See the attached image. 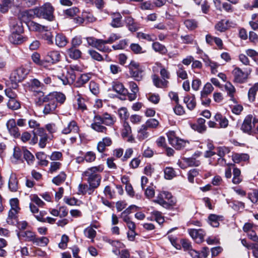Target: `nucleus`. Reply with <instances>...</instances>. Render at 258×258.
<instances>
[{
    "label": "nucleus",
    "mask_w": 258,
    "mask_h": 258,
    "mask_svg": "<svg viewBox=\"0 0 258 258\" xmlns=\"http://www.w3.org/2000/svg\"><path fill=\"white\" fill-rule=\"evenodd\" d=\"M39 97L36 100L38 105L44 103L43 112L44 114L53 113L58 104H62L66 100L64 94L59 92H53L44 95L42 91L38 92Z\"/></svg>",
    "instance_id": "1"
},
{
    "label": "nucleus",
    "mask_w": 258,
    "mask_h": 258,
    "mask_svg": "<svg viewBox=\"0 0 258 258\" xmlns=\"http://www.w3.org/2000/svg\"><path fill=\"white\" fill-rule=\"evenodd\" d=\"M54 8L49 3H46L39 8H35L33 11H25L22 12L21 14V17L24 21H26L25 17L29 18V15H32L34 13L36 17L46 19L49 21L53 20Z\"/></svg>",
    "instance_id": "2"
},
{
    "label": "nucleus",
    "mask_w": 258,
    "mask_h": 258,
    "mask_svg": "<svg viewBox=\"0 0 258 258\" xmlns=\"http://www.w3.org/2000/svg\"><path fill=\"white\" fill-rule=\"evenodd\" d=\"M241 130L249 135L258 133V120L256 118L252 119V115H247L243 120L241 127Z\"/></svg>",
    "instance_id": "3"
},
{
    "label": "nucleus",
    "mask_w": 258,
    "mask_h": 258,
    "mask_svg": "<svg viewBox=\"0 0 258 258\" xmlns=\"http://www.w3.org/2000/svg\"><path fill=\"white\" fill-rule=\"evenodd\" d=\"M171 193L168 191H161L157 196L153 202L165 208H168L174 204Z\"/></svg>",
    "instance_id": "4"
},
{
    "label": "nucleus",
    "mask_w": 258,
    "mask_h": 258,
    "mask_svg": "<svg viewBox=\"0 0 258 258\" xmlns=\"http://www.w3.org/2000/svg\"><path fill=\"white\" fill-rule=\"evenodd\" d=\"M169 143L176 149L180 150L188 143L185 140L176 137L175 132L169 131L166 134Z\"/></svg>",
    "instance_id": "5"
},
{
    "label": "nucleus",
    "mask_w": 258,
    "mask_h": 258,
    "mask_svg": "<svg viewBox=\"0 0 258 258\" xmlns=\"http://www.w3.org/2000/svg\"><path fill=\"white\" fill-rule=\"evenodd\" d=\"M86 39L89 45L100 51L109 52L111 51V49L108 46L104 45V40L96 39L93 37H88Z\"/></svg>",
    "instance_id": "6"
},
{
    "label": "nucleus",
    "mask_w": 258,
    "mask_h": 258,
    "mask_svg": "<svg viewBox=\"0 0 258 258\" xmlns=\"http://www.w3.org/2000/svg\"><path fill=\"white\" fill-rule=\"evenodd\" d=\"M28 74V71L23 67H20L13 71L10 77L11 81L14 84L13 87H15L18 82L23 80Z\"/></svg>",
    "instance_id": "7"
},
{
    "label": "nucleus",
    "mask_w": 258,
    "mask_h": 258,
    "mask_svg": "<svg viewBox=\"0 0 258 258\" xmlns=\"http://www.w3.org/2000/svg\"><path fill=\"white\" fill-rule=\"evenodd\" d=\"M103 167L101 165L97 166H93L88 168L82 173L83 176L87 177V178L92 177H100L101 176L99 173L103 170Z\"/></svg>",
    "instance_id": "8"
},
{
    "label": "nucleus",
    "mask_w": 258,
    "mask_h": 258,
    "mask_svg": "<svg viewBox=\"0 0 258 258\" xmlns=\"http://www.w3.org/2000/svg\"><path fill=\"white\" fill-rule=\"evenodd\" d=\"M188 232L189 235L196 242L200 243L204 240L206 233L202 229H189Z\"/></svg>",
    "instance_id": "9"
},
{
    "label": "nucleus",
    "mask_w": 258,
    "mask_h": 258,
    "mask_svg": "<svg viewBox=\"0 0 258 258\" xmlns=\"http://www.w3.org/2000/svg\"><path fill=\"white\" fill-rule=\"evenodd\" d=\"M7 130L9 134L14 138H17L20 137V133L17 126L16 122L14 119H9L6 124Z\"/></svg>",
    "instance_id": "10"
},
{
    "label": "nucleus",
    "mask_w": 258,
    "mask_h": 258,
    "mask_svg": "<svg viewBox=\"0 0 258 258\" xmlns=\"http://www.w3.org/2000/svg\"><path fill=\"white\" fill-rule=\"evenodd\" d=\"M101 116L95 115L94 117L93 122L91 124V127L94 131L102 133H106L107 128L103 126L101 121Z\"/></svg>",
    "instance_id": "11"
},
{
    "label": "nucleus",
    "mask_w": 258,
    "mask_h": 258,
    "mask_svg": "<svg viewBox=\"0 0 258 258\" xmlns=\"http://www.w3.org/2000/svg\"><path fill=\"white\" fill-rule=\"evenodd\" d=\"M60 54L58 51L51 50L49 51L45 56V61L50 63H55L58 62L60 59Z\"/></svg>",
    "instance_id": "12"
},
{
    "label": "nucleus",
    "mask_w": 258,
    "mask_h": 258,
    "mask_svg": "<svg viewBox=\"0 0 258 258\" xmlns=\"http://www.w3.org/2000/svg\"><path fill=\"white\" fill-rule=\"evenodd\" d=\"M79 127L77 123L74 120L70 121L66 126H64L61 131V133L67 135L71 133H79Z\"/></svg>",
    "instance_id": "13"
},
{
    "label": "nucleus",
    "mask_w": 258,
    "mask_h": 258,
    "mask_svg": "<svg viewBox=\"0 0 258 258\" xmlns=\"http://www.w3.org/2000/svg\"><path fill=\"white\" fill-rule=\"evenodd\" d=\"M232 74L234 75V81L236 83H242L245 81L247 78V74L244 73L240 68H235Z\"/></svg>",
    "instance_id": "14"
},
{
    "label": "nucleus",
    "mask_w": 258,
    "mask_h": 258,
    "mask_svg": "<svg viewBox=\"0 0 258 258\" xmlns=\"http://www.w3.org/2000/svg\"><path fill=\"white\" fill-rule=\"evenodd\" d=\"M75 73H73V71H69L67 69V73L65 75L59 77V79L62 81L63 85L72 84L76 80Z\"/></svg>",
    "instance_id": "15"
},
{
    "label": "nucleus",
    "mask_w": 258,
    "mask_h": 258,
    "mask_svg": "<svg viewBox=\"0 0 258 258\" xmlns=\"http://www.w3.org/2000/svg\"><path fill=\"white\" fill-rule=\"evenodd\" d=\"M112 140L109 137H105L97 144V149L99 152L103 153L105 151L106 147H109L112 144Z\"/></svg>",
    "instance_id": "16"
},
{
    "label": "nucleus",
    "mask_w": 258,
    "mask_h": 258,
    "mask_svg": "<svg viewBox=\"0 0 258 258\" xmlns=\"http://www.w3.org/2000/svg\"><path fill=\"white\" fill-rule=\"evenodd\" d=\"M11 209L9 211V217L13 218L20 210L19 200L17 198L12 199L10 201Z\"/></svg>",
    "instance_id": "17"
},
{
    "label": "nucleus",
    "mask_w": 258,
    "mask_h": 258,
    "mask_svg": "<svg viewBox=\"0 0 258 258\" xmlns=\"http://www.w3.org/2000/svg\"><path fill=\"white\" fill-rule=\"evenodd\" d=\"M152 78L154 85L157 88H165L168 86L169 82L167 80L161 79L156 75H153Z\"/></svg>",
    "instance_id": "18"
},
{
    "label": "nucleus",
    "mask_w": 258,
    "mask_h": 258,
    "mask_svg": "<svg viewBox=\"0 0 258 258\" xmlns=\"http://www.w3.org/2000/svg\"><path fill=\"white\" fill-rule=\"evenodd\" d=\"M183 102L186 104L187 108L190 110H193L196 106L195 96L193 94L184 96Z\"/></svg>",
    "instance_id": "19"
},
{
    "label": "nucleus",
    "mask_w": 258,
    "mask_h": 258,
    "mask_svg": "<svg viewBox=\"0 0 258 258\" xmlns=\"http://www.w3.org/2000/svg\"><path fill=\"white\" fill-rule=\"evenodd\" d=\"M10 24L11 33H22L23 32V28L21 21L12 20Z\"/></svg>",
    "instance_id": "20"
},
{
    "label": "nucleus",
    "mask_w": 258,
    "mask_h": 258,
    "mask_svg": "<svg viewBox=\"0 0 258 258\" xmlns=\"http://www.w3.org/2000/svg\"><path fill=\"white\" fill-rule=\"evenodd\" d=\"M224 89L226 91L227 95L230 97V100L233 102H236V100L234 98L236 89L234 86L230 82H227L224 85Z\"/></svg>",
    "instance_id": "21"
},
{
    "label": "nucleus",
    "mask_w": 258,
    "mask_h": 258,
    "mask_svg": "<svg viewBox=\"0 0 258 258\" xmlns=\"http://www.w3.org/2000/svg\"><path fill=\"white\" fill-rule=\"evenodd\" d=\"M112 21L110 25L114 28H118L122 26V16L119 13H113L111 14Z\"/></svg>",
    "instance_id": "22"
},
{
    "label": "nucleus",
    "mask_w": 258,
    "mask_h": 258,
    "mask_svg": "<svg viewBox=\"0 0 258 258\" xmlns=\"http://www.w3.org/2000/svg\"><path fill=\"white\" fill-rule=\"evenodd\" d=\"M8 186L10 190L12 192L17 191L18 189V181L16 174L12 173L10 175Z\"/></svg>",
    "instance_id": "23"
},
{
    "label": "nucleus",
    "mask_w": 258,
    "mask_h": 258,
    "mask_svg": "<svg viewBox=\"0 0 258 258\" xmlns=\"http://www.w3.org/2000/svg\"><path fill=\"white\" fill-rule=\"evenodd\" d=\"M42 84L38 80L34 79L31 80L30 89L35 93V95L37 96V98L39 97L38 92L41 91L40 89L42 88Z\"/></svg>",
    "instance_id": "24"
},
{
    "label": "nucleus",
    "mask_w": 258,
    "mask_h": 258,
    "mask_svg": "<svg viewBox=\"0 0 258 258\" xmlns=\"http://www.w3.org/2000/svg\"><path fill=\"white\" fill-rule=\"evenodd\" d=\"M20 239L23 238L26 241H32L33 242L35 234L31 231H22L18 234Z\"/></svg>",
    "instance_id": "25"
},
{
    "label": "nucleus",
    "mask_w": 258,
    "mask_h": 258,
    "mask_svg": "<svg viewBox=\"0 0 258 258\" xmlns=\"http://www.w3.org/2000/svg\"><path fill=\"white\" fill-rule=\"evenodd\" d=\"M112 88L113 91L123 96L126 95L128 93L127 90L124 87L122 84L119 82H114Z\"/></svg>",
    "instance_id": "26"
},
{
    "label": "nucleus",
    "mask_w": 258,
    "mask_h": 258,
    "mask_svg": "<svg viewBox=\"0 0 258 258\" xmlns=\"http://www.w3.org/2000/svg\"><path fill=\"white\" fill-rule=\"evenodd\" d=\"M67 53L69 57L73 59H78L81 57V51L76 47H72L67 50Z\"/></svg>",
    "instance_id": "27"
},
{
    "label": "nucleus",
    "mask_w": 258,
    "mask_h": 258,
    "mask_svg": "<svg viewBox=\"0 0 258 258\" xmlns=\"http://www.w3.org/2000/svg\"><path fill=\"white\" fill-rule=\"evenodd\" d=\"M101 119L102 123L106 125H111L113 124L116 121L115 117L107 113H104L102 116H101Z\"/></svg>",
    "instance_id": "28"
},
{
    "label": "nucleus",
    "mask_w": 258,
    "mask_h": 258,
    "mask_svg": "<svg viewBox=\"0 0 258 258\" xmlns=\"http://www.w3.org/2000/svg\"><path fill=\"white\" fill-rule=\"evenodd\" d=\"M22 33H11L9 37L10 41L15 44H19L24 41V38Z\"/></svg>",
    "instance_id": "29"
},
{
    "label": "nucleus",
    "mask_w": 258,
    "mask_h": 258,
    "mask_svg": "<svg viewBox=\"0 0 258 258\" xmlns=\"http://www.w3.org/2000/svg\"><path fill=\"white\" fill-rule=\"evenodd\" d=\"M27 26L30 30L33 31H38L40 32H43V30L45 29L46 28V26H42L33 21L28 22L27 23Z\"/></svg>",
    "instance_id": "30"
},
{
    "label": "nucleus",
    "mask_w": 258,
    "mask_h": 258,
    "mask_svg": "<svg viewBox=\"0 0 258 258\" xmlns=\"http://www.w3.org/2000/svg\"><path fill=\"white\" fill-rule=\"evenodd\" d=\"M148 128L143 124L138 131V138L139 140H144L149 136V133L147 132Z\"/></svg>",
    "instance_id": "31"
},
{
    "label": "nucleus",
    "mask_w": 258,
    "mask_h": 258,
    "mask_svg": "<svg viewBox=\"0 0 258 258\" xmlns=\"http://www.w3.org/2000/svg\"><path fill=\"white\" fill-rule=\"evenodd\" d=\"M153 50L162 54H165L167 52V49L166 47L158 42H154L152 45Z\"/></svg>",
    "instance_id": "32"
},
{
    "label": "nucleus",
    "mask_w": 258,
    "mask_h": 258,
    "mask_svg": "<svg viewBox=\"0 0 258 258\" xmlns=\"http://www.w3.org/2000/svg\"><path fill=\"white\" fill-rule=\"evenodd\" d=\"M215 120L219 122L220 127L226 128L228 125V120L220 113H216L214 116Z\"/></svg>",
    "instance_id": "33"
},
{
    "label": "nucleus",
    "mask_w": 258,
    "mask_h": 258,
    "mask_svg": "<svg viewBox=\"0 0 258 258\" xmlns=\"http://www.w3.org/2000/svg\"><path fill=\"white\" fill-rule=\"evenodd\" d=\"M137 37L139 39H144L149 42L154 41L157 39L156 36L154 34H147L141 32L137 33Z\"/></svg>",
    "instance_id": "34"
},
{
    "label": "nucleus",
    "mask_w": 258,
    "mask_h": 258,
    "mask_svg": "<svg viewBox=\"0 0 258 258\" xmlns=\"http://www.w3.org/2000/svg\"><path fill=\"white\" fill-rule=\"evenodd\" d=\"M67 43V39L62 34H57L55 36V44L57 46L62 47L65 46Z\"/></svg>",
    "instance_id": "35"
},
{
    "label": "nucleus",
    "mask_w": 258,
    "mask_h": 258,
    "mask_svg": "<svg viewBox=\"0 0 258 258\" xmlns=\"http://www.w3.org/2000/svg\"><path fill=\"white\" fill-rule=\"evenodd\" d=\"M91 78L89 74H84L81 75L76 82L75 85L77 87H80L89 81Z\"/></svg>",
    "instance_id": "36"
},
{
    "label": "nucleus",
    "mask_w": 258,
    "mask_h": 258,
    "mask_svg": "<svg viewBox=\"0 0 258 258\" xmlns=\"http://www.w3.org/2000/svg\"><path fill=\"white\" fill-rule=\"evenodd\" d=\"M258 91V82L251 87L248 92V98L250 102H252L255 100L256 92Z\"/></svg>",
    "instance_id": "37"
},
{
    "label": "nucleus",
    "mask_w": 258,
    "mask_h": 258,
    "mask_svg": "<svg viewBox=\"0 0 258 258\" xmlns=\"http://www.w3.org/2000/svg\"><path fill=\"white\" fill-rule=\"evenodd\" d=\"M101 180V177L87 178V181L89 185V188L91 189L98 187L100 184Z\"/></svg>",
    "instance_id": "38"
},
{
    "label": "nucleus",
    "mask_w": 258,
    "mask_h": 258,
    "mask_svg": "<svg viewBox=\"0 0 258 258\" xmlns=\"http://www.w3.org/2000/svg\"><path fill=\"white\" fill-rule=\"evenodd\" d=\"M37 159L39 160L38 164L40 165L46 166L48 164V161L46 160V155L42 152H40L36 154Z\"/></svg>",
    "instance_id": "39"
},
{
    "label": "nucleus",
    "mask_w": 258,
    "mask_h": 258,
    "mask_svg": "<svg viewBox=\"0 0 258 258\" xmlns=\"http://www.w3.org/2000/svg\"><path fill=\"white\" fill-rule=\"evenodd\" d=\"M233 174L232 182L235 184H239L242 181L240 169L237 168H234L233 169Z\"/></svg>",
    "instance_id": "40"
},
{
    "label": "nucleus",
    "mask_w": 258,
    "mask_h": 258,
    "mask_svg": "<svg viewBox=\"0 0 258 258\" xmlns=\"http://www.w3.org/2000/svg\"><path fill=\"white\" fill-rule=\"evenodd\" d=\"M130 49L135 54H139L144 53L146 52V50L144 49L138 43H132L130 45Z\"/></svg>",
    "instance_id": "41"
},
{
    "label": "nucleus",
    "mask_w": 258,
    "mask_h": 258,
    "mask_svg": "<svg viewBox=\"0 0 258 258\" xmlns=\"http://www.w3.org/2000/svg\"><path fill=\"white\" fill-rule=\"evenodd\" d=\"M220 217L215 214H211L208 217L209 223L214 227H217L219 225Z\"/></svg>",
    "instance_id": "42"
},
{
    "label": "nucleus",
    "mask_w": 258,
    "mask_h": 258,
    "mask_svg": "<svg viewBox=\"0 0 258 258\" xmlns=\"http://www.w3.org/2000/svg\"><path fill=\"white\" fill-rule=\"evenodd\" d=\"M48 242L49 239L46 237H36L35 236L33 241V243L40 246H45Z\"/></svg>",
    "instance_id": "43"
},
{
    "label": "nucleus",
    "mask_w": 258,
    "mask_h": 258,
    "mask_svg": "<svg viewBox=\"0 0 258 258\" xmlns=\"http://www.w3.org/2000/svg\"><path fill=\"white\" fill-rule=\"evenodd\" d=\"M67 175L64 172H60V173L52 179V182L56 185H59L64 181Z\"/></svg>",
    "instance_id": "44"
},
{
    "label": "nucleus",
    "mask_w": 258,
    "mask_h": 258,
    "mask_svg": "<svg viewBox=\"0 0 258 258\" xmlns=\"http://www.w3.org/2000/svg\"><path fill=\"white\" fill-rule=\"evenodd\" d=\"M31 58L33 62L36 64L45 67L46 61H45V58L43 60L40 59V56L39 53L37 52L33 53L31 56Z\"/></svg>",
    "instance_id": "45"
},
{
    "label": "nucleus",
    "mask_w": 258,
    "mask_h": 258,
    "mask_svg": "<svg viewBox=\"0 0 258 258\" xmlns=\"http://www.w3.org/2000/svg\"><path fill=\"white\" fill-rule=\"evenodd\" d=\"M42 33V37L44 40L47 41L48 44H52L53 43V36L51 32L47 30V27H46L45 29L43 30Z\"/></svg>",
    "instance_id": "46"
},
{
    "label": "nucleus",
    "mask_w": 258,
    "mask_h": 258,
    "mask_svg": "<svg viewBox=\"0 0 258 258\" xmlns=\"http://www.w3.org/2000/svg\"><path fill=\"white\" fill-rule=\"evenodd\" d=\"M164 177L166 179L170 180L176 176V173L172 167H166L164 170Z\"/></svg>",
    "instance_id": "47"
},
{
    "label": "nucleus",
    "mask_w": 258,
    "mask_h": 258,
    "mask_svg": "<svg viewBox=\"0 0 258 258\" xmlns=\"http://www.w3.org/2000/svg\"><path fill=\"white\" fill-rule=\"evenodd\" d=\"M131 134H132L131 127L127 122H124L123 125V128L121 131V136L123 138H125L126 136Z\"/></svg>",
    "instance_id": "48"
},
{
    "label": "nucleus",
    "mask_w": 258,
    "mask_h": 258,
    "mask_svg": "<svg viewBox=\"0 0 258 258\" xmlns=\"http://www.w3.org/2000/svg\"><path fill=\"white\" fill-rule=\"evenodd\" d=\"M152 217L159 224H162L164 222V218L162 215V213L158 211H154L151 213Z\"/></svg>",
    "instance_id": "49"
},
{
    "label": "nucleus",
    "mask_w": 258,
    "mask_h": 258,
    "mask_svg": "<svg viewBox=\"0 0 258 258\" xmlns=\"http://www.w3.org/2000/svg\"><path fill=\"white\" fill-rule=\"evenodd\" d=\"M159 124V121L155 118L148 119L144 125L148 128H156Z\"/></svg>",
    "instance_id": "50"
},
{
    "label": "nucleus",
    "mask_w": 258,
    "mask_h": 258,
    "mask_svg": "<svg viewBox=\"0 0 258 258\" xmlns=\"http://www.w3.org/2000/svg\"><path fill=\"white\" fill-rule=\"evenodd\" d=\"M61 163L58 161H53L50 164L49 172L53 173L59 170L61 167Z\"/></svg>",
    "instance_id": "51"
},
{
    "label": "nucleus",
    "mask_w": 258,
    "mask_h": 258,
    "mask_svg": "<svg viewBox=\"0 0 258 258\" xmlns=\"http://www.w3.org/2000/svg\"><path fill=\"white\" fill-rule=\"evenodd\" d=\"M143 70L142 68L130 71L131 75L137 81H140L143 77Z\"/></svg>",
    "instance_id": "52"
},
{
    "label": "nucleus",
    "mask_w": 258,
    "mask_h": 258,
    "mask_svg": "<svg viewBox=\"0 0 258 258\" xmlns=\"http://www.w3.org/2000/svg\"><path fill=\"white\" fill-rule=\"evenodd\" d=\"M23 154L24 158L26 160L28 164L33 163L34 160V156L27 150H23Z\"/></svg>",
    "instance_id": "53"
},
{
    "label": "nucleus",
    "mask_w": 258,
    "mask_h": 258,
    "mask_svg": "<svg viewBox=\"0 0 258 258\" xmlns=\"http://www.w3.org/2000/svg\"><path fill=\"white\" fill-rule=\"evenodd\" d=\"M85 235L90 239H94L96 236V232L92 227H88L84 231Z\"/></svg>",
    "instance_id": "54"
},
{
    "label": "nucleus",
    "mask_w": 258,
    "mask_h": 258,
    "mask_svg": "<svg viewBox=\"0 0 258 258\" xmlns=\"http://www.w3.org/2000/svg\"><path fill=\"white\" fill-rule=\"evenodd\" d=\"M184 24L185 27L190 30L196 29L198 26L197 22L195 20L192 19H187L185 20Z\"/></svg>",
    "instance_id": "55"
},
{
    "label": "nucleus",
    "mask_w": 258,
    "mask_h": 258,
    "mask_svg": "<svg viewBox=\"0 0 258 258\" xmlns=\"http://www.w3.org/2000/svg\"><path fill=\"white\" fill-rule=\"evenodd\" d=\"M215 28L220 32L225 31L227 28V21L224 20H221L215 25Z\"/></svg>",
    "instance_id": "56"
},
{
    "label": "nucleus",
    "mask_w": 258,
    "mask_h": 258,
    "mask_svg": "<svg viewBox=\"0 0 258 258\" xmlns=\"http://www.w3.org/2000/svg\"><path fill=\"white\" fill-rule=\"evenodd\" d=\"M8 106L13 110H17L20 107V104L15 98L9 99L8 102Z\"/></svg>",
    "instance_id": "57"
},
{
    "label": "nucleus",
    "mask_w": 258,
    "mask_h": 258,
    "mask_svg": "<svg viewBox=\"0 0 258 258\" xmlns=\"http://www.w3.org/2000/svg\"><path fill=\"white\" fill-rule=\"evenodd\" d=\"M88 53L91 56V58L97 61H102L103 60L102 56L96 51L90 49L88 50Z\"/></svg>",
    "instance_id": "58"
},
{
    "label": "nucleus",
    "mask_w": 258,
    "mask_h": 258,
    "mask_svg": "<svg viewBox=\"0 0 258 258\" xmlns=\"http://www.w3.org/2000/svg\"><path fill=\"white\" fill-rule=\"evenodd\" d=\"M214 90V87L210 83H206L203 90L201 92V94L209 95Z\"/></svg>",
    "instance_id": "59"
},
{
    "label": "nucleus",
    "mask_w": 258,
    "mask_h": 258,
    "mask_svg": "<svg viewBox=\"0 0 258 258\" xmlns=\"http://www.w3.org/2000/svg\"><path fill=\"white\" fill-rule=\"evenodd\" d=\"M82 17H84L85 20H86L89 23H93L96 21V18L90 12L83 11Z\"/></svg>",
    "instance_id": "60"
},
{
    "label": "nucleus",
    "mask_w": 258,
    "mask_h": 258,
    "mask_svg": "<svg viewBox=\"0 0 258 258\" xmlns=\"http://www.w3.org/2000/svg\"><path fill=\"white\" fill-rule=\"evenodd\" d=\"M89 89L92 94L97 95L99 93V85L94 81H91L89 84Z\"/></svg>",
    "instance_id": "61"
},
{
    "label": "nucleus",
    "mask_w": 258,
    "mask_h": 258,
    "mask_svg": "<svg viewBox=\"0 0 258 258\" xmlns=\"http://www.w3.org/2000/svg\"><path fill=\"white\" fill-rule=\"evenodd\" d=\"M249 159V156L246 154H235L233 156V160L235 162H238L240 161H246Z\"/></svg>",
    "instance_id": "62"
},
{
    "label": "nucleus",
    "mask_w": 258,
    "mask_h": 258,
    "mask_svg": "<svg viewBox=\"0 0 258 258\" xmlns=\"http://www.w3.org/2000/svg\"><path fill=\"white\" fill-rule=\"evenodd\" d=\"M199 174V171L197 169H192L189 170L188 172V180L191 182L193 183L194 181V178Z\"/></svg>",
    "instance_id": "63"
},
{
    "label": "nucleus",
    "mask_w": 258,
    "mask_h": 258,
    "mask_svg": "<svg viewBox=\"0 0 258 258\" xmlns=\"http://www.w3.org/2000/svg\"><path fill=\"white\" fill-rule=\"evenodd\" d=\"M79 12V10L77 7H72L70 9L66 10L64 13V14L69 17H74Z\"/></svg>",
    "instance_id": "64"
}]
</instances>
